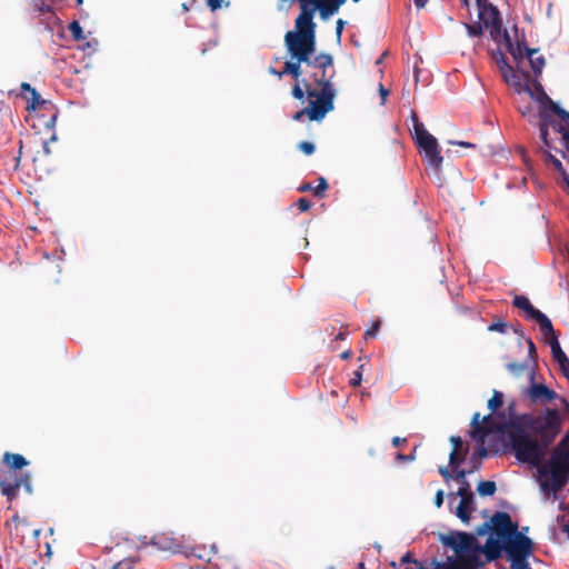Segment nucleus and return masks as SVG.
<instances>
[{"mask_svg":"<svg viewBox=\"0 0 569 569\" xmlns=\"http://www.w3.org/2000/svg\"><path fill=\"white\" fill-rule=\"evenodd\" d=\"M379 93L381 97V104H383L386 101V98L389 94V91L387 89H385V87L381 83L379 84Z\"/></svg>","mask_w":569,"mask_h":569,"instance_id":"f704fd0d","label":"nucleus"},{"mask_svg":"<svg viewBox=\"0 0 569 569\" xmlns=\"http://www.w3.org/2000/svg\"><path fill=\"white\" fill-rule=\"evenodd\" d=\"M379 327L380 322L376 321L375 325L366 331L365 338H373L377 335Z\"/></svg>","mask_w":569,"mask_h":569,"instance_id":"bb28decb","label":"nucleus"},{"mask_svg":"<svg viewBox=\"0 0 569 569\" xmlns=\"http://www.w3.org/2000/svg\"><path fill=\"white\" fill-rule=\"evenodd\" d=\"M506 325L503 322H496L488 327L489 331H500L503 332Z\"/></svg>","mask_w":569,"mask_h":569,"instance_id":"2f4dec72","label":"nucleus"},{"mask_svg":"<svg viewBox=\"0 0 569 569\" xmlns=\"http://www.w3.org/2000/svg\"><path fill=\"white\" fill-rule=\"evenodd\" d=\"M413 131L416 141L421 152L423 153L426 160L433 169H436L437 171L440 170L443 162V158L440 154L438 140L431 133H429L425 126L418 121L415 114Z\"/></svg>","mask_w":569,"mask_h":569,"instance_id":"0eeeda50","label":"nucleus"},{"mask_svg":"<svg viewBox=\"0 0 569 569\" xmlns=\"http://www.w3.org/2000/svg\"><path fill=\"white\" fill-rule=\"evenodd\" d=\"M443 502V491L438 490L435 498V505L439 508L442 506Z\"/></svg>","mask_w":569,"mask_h":569,"instance_id":"72a5a7b5","label":"nucleus"},{"mask_svg":"<svg viewBox=\"0 0 569 569\" xmlns=\"http://www.w3.org/2000/svg\"><path fill=\"white\" fill-rule=\"evenodd\" d=\"M21 89H22L23 91H28V92H30L31 101H32V103H31V108H32V109H36V108H37V106L40 103V96L38 94V92L36 91V89L31 88V86H30L29 83H26V82H23V83L21 84Z\"/></svg>","mask_w":569,"mask_h":569,"instance_id":"6ab92c4d","label":"nucleus"},{"mask_svg":"<svg viewBox=\"0 0 569 569\" xmlns=\"http://www.w3.org/2000/svg\"><path fill=\"white\" fill-rule=\"evenodd\" d=\"M543 338L548 342L551 349L552 357L555 361L558 362L560 369L568 375L569 371V359L566 356V353L562 351L558 337L555 333L553 327L551 326V332L550 333H542Z\"/></svg>","mask_w":569,"mask_h":569,"instance_id":"9b49d317","label":"nucleus"},{"mask_svg":"<svg viewBox=\"0 0 569 569\" xmlns=\"http://www.w3.org/2000/svg\"><path fill=\"white\" fill-rule=\"evenodd\" d=\"M451 442L453 445V449L452 451L450 452V457H449V463L450 466L456 469L457 466L459 465V453H460V450H461V447H462V441L459 437H451Z\"/></svg>","mask_w":569,"mask_h":569,"instance_id":"dca6fc26","label":"nucleus"},{"mask_svg":"<svg viewBox=\"0 0 569 569\" xmlns=\"http://www.w3.org/2000/svg\"><path fill=\"white\" fill-rule=\"evenodd\" d=\"M528 360L527 362H529L531 366L535 367V363H536V358H537V351H536V347L532 342V340H528Z\"/></svg>","mask_w":569,"mask_h":569,"instance_id":"b1692460","label":"nucleus"},{"mask_svg":"<svg viewBox=\"0 0 569 569\" xmlns=\"http://www.w3.org/2000/svg\"><path fill=\"white\" fill-rule=\"evenodd\" d=\"M327 181L323 178H320L319 183L312 189V191L316 196H319L327 189Z\"/></svg>","mask_w":569,"mask_h":569,"instance_id":"393cba45","label":"nucleus"},{"mask_svg":"<svg viewBox=\"0 0 569 569\" xmlns=\"http://www.w3.org/2000/svg\"><path fill=\"white\" fill-rule=\"evenodd\" d=\"M479 453H480V456H481V457H486V456H487V451H486V449H485V448H481V449L479 450Z\"/></svg>","mask_w":569,"mask_h":569,"instance_id":"c03bdc74","label":"nucleus"},{"mask_svg":"<svg viewBox=\"0 0 569 569\" xmlns=\"http://www.w3.org/2000/svg\"><path fill=\"white\" fill-rule=\"evenodd\" d=\"M299 149L306 154H312L315 151V146L311 142L303 141L299 144Z\"/></svg>","mask_w":569,"mask_h":569,"instance_id":"a878e982","label":"nucleus"},{"mask_svg":"<svg viewBox=\"0 0 569 569\" xmlns=\"http://www.w3.org/2000/svg\"><path fill=\"white\" fill-rule=\"evenodd\" d=\"M513 303L517 308L523 310L529 318L536 320L539 323L541 333L551 332V321L549 318L538 309L533 308L528 298L523 296H517L513 300Z\"/></svg>","mask_w":569,"mask_h":569,"instance_id":"6e6552de","label":"nucleus"},{"mask_svg":"<svg viewBox=\"0 0 569 569\" xmlns=\"http://www.w3.org/2000/svg\"><path fill=\"white\" fill-rule=\"evenodd\" d=\"M546 160L552 163L553 167L561 172L565 188L569 192V173L563 171L561 161L551 153L546 154Z\"/></svg>","mask_w":569,"mask_h":569,"instance_id":"f3484780","label":"nucleus"},{"mask_svg":"<svg viewBox=\"0 0 569 569\" xmlns=\"http://www.w3.org/2000/svg\"><path fill=\"white\" fill-rule=\"evenodd\" d=\"M69 30L76 40L84 39L82 28L78 21H72L69 26Z\"/></svg>","mask_w":569,"mask_h":569,"instance_id":"412c9836","label":"nucleus"},{"mask_svg":"<svg viewBox=\"0 0 569 569\" xmlns=\"http://www.w3.org/2000/svg\"><path fill=\"white\" fill-rule=\"evenodd\" d=\"M440 475L446 479V481H449L452 478V475L449 472L448 468L441 467L439 469Z\"/></svg>","mask_w":569,"mask_h":569,"instance_id":"c9c22d12","label":"nucleus"},{"mask_svg":"<svg viewBox=\"0 0 569 569\" xmlns=\"http://www.w3.org/2000/svg\"><path fill=\"white\" fill-rule=\"evenodd\" d=\"M508 370L515 376H520L526 372L529 381L535 380V367L527 361L525 363H509Z\"/></svg>","mask_w":569,"mask_h":569,"instance_id":"4468645a","label":"nucleus"},{"mask_svg":"<svg viewBox=\"0 0 569 569\" xmlns=\"http://www.w3.org/2000/svg\"><path fill=\"white\" fill-rule=\"evenodd\" d=\"M222 0H207V4L211 10H217L221 7Z\"/></svg>","mask_w":569,"mask_h":569,"instance_id":"473e14b6","label":"nucleus"},{"mask_svg":"<svg viewBox=\"0 0 569 569\" xmlns=\"http://www.w3.org/2000/svg\"><path fill=\"white\" fill-rule=\"evenodd\" d=\"M269 71L272 74H277L279 78H281L286 73V72H283V70L281 72H278L273 68H270Z\"/></svg>","mask_w":569,"mask_h":569,"instance_id":"a19ab883","label":"nucleus"},{"mask_svg":"<svg viewBox=\"0 0 569 569\" xmlns=\"http://www.w3.org/2000/svg\"><path fill=\"white\" fill-rule=\"evenodd\" d=\"M403 441H405V439H401V438H399V437H395V438L392 439V443H393V446H396V447H397V446H399V445H400L401 442H403Z\"/></svg>","mask_w":569,"mask_h":569,"instance_id":"ea45409f","label":"nucleus"},{"mask_svg":"<svg viewBox=\"0 0 569 569\" xmlns=\"http://www.w3.org/2000/svg\"><path fill=\"white\" fill-rule=\"evenodd\" d=\"M559 521L561 522L562 527H563V530L565 532H567L568 537H569V511L567 513H563L560 518H559Z\"/></svg>","mask_w":569,"mask_h":569,"instance_id":"cd10ccee","label":"nucleus"},{"mask_svg":"<svg viewBox=\"0 0 569 569\" xmlns=\"http://www.w3.org/2000/svg\"><path fill=\"white\" fill-rule=\"evenodd\" d=\"M492 532L486 545L481 548L476 538L465 532H450L441 536L445 546L453 551L445 562L433 563L432 569H481V557L486 553L489 560L497 558L501 551H506L508 560L512 562V569H530L527 559L531 555L532 542L511 521L506 512H498L491 518ZM401 569H423L412 561L407 553L401 558Z\"/></svg>","mask_w":569,"mask_h":569,"instance_id":"f03ea898","label":"nucleus"},{"mask_svg":"<svg viewBox=\"0 0 569 569\" xmlns=\"http://www.w3.org/2000/svg\"><path fill=\"white\" fill-rule=\"evenodd\" d=\"M398 459L399 460H412L413 457L412 456H403V455H398Z\"/></svg>","mask_w":569,"mask_h":569,"instance_id":"79ce46f5","label":"nucleus"},{"mask_svg":"<svg viewBox=\"0 0 569 569\" xmlns=\"http://www.w3.org/2000/svg\"><path fill=\"white\" fill-rule=\"evenodd\" d=\"M456 497H459V503L455 508V515L463 522L469 523L471 513L476 510L475 498L470 488L459 487Z\"/></svg>","mask_w":569,"mask_h":569,"instance_id":"1a4fd4ad","label":"nucleus"},{"mask_svg":"<svg viewBox=\"0 0 569 569\" xmlns=\"http://www.w3.org/2000/svg\"><path fill=\"white\" fill-rule=\"evenodd\" d=\"M313 7L302 6V13L296 19V28L288 31L284 44L290 59L284 63L283 72L299 80L302 74H310L316 84L321 88H311L307 78L302 79L306 92L310 98L309 106L296 112L293 119L300 121L305 116L311 121H321L333 109L336 90L330 82L333 76L332 58L329 54L315 56L316 23L313 14L319 10L320 17L327 20L338 12L346 0H312Z\"/></svg>","mask_w":569,"mask_h":569,"instance_id":"f257e3e1","label":"nucleus"},{"mask_svg":"<svg viewBox=\"0 0 569 569\" xmlns=\"http://www.w3.org/2000/svg\"><path fill=\"white\" fill-rule=\"evenodd\" d=\"M471 471H466L465 469H461V470H457L455 476H452L451 479H455L457 480L459 483H460V487H466V488H470L466 477L468 473H470Z\"/></svg>","mask_w":569,"mask_h":569,"instance_id":"4be33fe9","label":"nucleus"},{"mask_svg":"<svg viewBox=\"0 0 569 569\" xmlns=\"http://www.w3.org/2000/svg\"><path fill=\"white\" fill-rule=\"evenodd\" d=\"M480 418V415L479 413H475L473 418H472V431H471V436L472 438L478 441V442H481L483 443L485 440L487 439V437L495 431V427H493V418L489 415V416H486L482 418V420L480 421L479 420Z\"/></svg>","mask_w":569,"mask_h":569,"instance_id":"9d476101","label":"nucleus"},{"mask_svg":"<svg viewBox=\"0 0 569 569\" xmlns=\"http://www.w3.org/2000/svg\"><path fill=\"white\" fill-rule=\"evenodd\" d=\"M559 407L546 409L538 415L520 416L510 431L509 438L516 458L525 463L538 466L546 456L549 445L561 430L563 415L569 406L562 398Z\"/></svg>","mask_w":569,"mask_h":569,"instance_id":"20e7f679","label":"nucleus"},{"mask_svg":"<svg viewBox=\"0 0 569 569\" xmlns=\"http://www.w3.org/2000/svg\"><path fill=\"white\" fill-rule=\"evenodd\" d=\"M297 206H298L299 210L302 212L310 209V202L305 198L299 199L297 202Z\"/></svg>","mask_w":569,"mask_h":569,"instance_id":"c756f323","label":"nucleus"},{"mask_svg":"<svg viewBox=\"0 0 569 569\" xmlns=\"http://www.w3.org/2000/svg\"><path fill=\"white\" fill-rule=\"evenodd\" d=\"M349 356H350L349 351H346V352L342 353V358H345V359H347Z\"/></svg>","mask_w":569,"mask_h":569,"instance_id":"a18cd8bd","label":"nucleus"},{"mask_svg":"<svg viewBox=\"0 0 569 569\" xmlns=\"http://www.w3.org/2000/svg\"><path fill=\"white\" fill-rule=\"evenodd\" d=\"M83 0H77L78 4H82Z\"/></svg>","mask_w":569,"mask_h":569,"instance_id":"49530a36","label":"nucleus"},{"mask_svg":"<svg viewBox=\"0 0 569 569\" xmlns=\"http://www.w3.org/2000/svg\"><path fill=\"white\" fill-rule=\"evenodd\" d=\"M569 478V433L552 452L550 459L538 467V482L543 495H556Z\"/></svg>","mask_w":569,"mask_h":569,"instance_id":"423d86ee","label":"nucleus"},{"mask_svg":"<svg viewBox=\"0 0 569 569\" xmlns=\"http://www.w3.org/2000/svg\"><path fill=\"white\" fill-rule=\"evenodd\" d=\"M477 490L481 496H492L496 491V483L493 481H481Z\"/></svg>","mask_w":569,"mask_h":569,"instance_id":"a211bd4d","label":"nucleus"},{"mask_svg":"<svg viewBox=\"0 0 569 569\" xmlns=\"http://www.w3.org/2000/svg\"><path fill=\"white\" fill-rule=\"evenodd\" d=\"M343 27H345V21L342 19H339L337 21V27H336V34H337V40L338 41H340V39H341Z\"/></svg>","mask_w":569,"mask_h":569,"instance_id":"7c9ffc66","label":"nucleus"},{"mask_svg":"<svg viewBox=\"0 0 569 569\" xmlns=\"http://www.w3.org/2000/svg\"><path fill=\"white\" fill-rule=\"evenodd\" d=\"M292 96L296 98V99H302L305 97V90L300 87V84H296L292 89Z\"/></svg>","mask_w":569,"mask_h":569,"instance_id":"c85d7f7f","label":"nucleus"},{"mask_svg":"<svg viewBox=\"0 0 569 569\" xmlns=\"http://www.w3.org/2000/svg\"><path fill=\"white\" fill-rule=\"evenodd\" d=\"M361 381V375L360 372H356L355 378L351 380V383L353 386H358Z\"/></svg>","mask_w":569,"mask_h":569,"instance_id":"4c0bfd02","label":"nucleus"},{"mask_svg":"<svg viewBox=\"0 0 569 569\" xmlns=\"http://www.w3.org/2000/svg\"><path fill=\"white\" fill-rule=\"evenodd\" d=\"M428 0H413L415 2V6L418 8V9H421L426 6Z\"/></svg>","mask_w":569,"mask_h":569,"instance_id":"58836bf2","label":"nucleus"},{"mask_svg":"<svg viewBox=\"0 0 569 569\" xmlns=\"http://www.w3.org/2000/svg\"><path fill=\"white\" fill-rule=\"evenodd\" d=\"M451 144H457L466 148H475V144L466 141H450Z\"/></svg>","mask_w":569,"mask_h":569,"instance_id":"e433bc0d","label":"nucleus"},{"mask_svg":"<svg viewBox=\"0 0 569 569\" xmlns=\"http://www.w3.org/2000/svg\"><path fill=\"white\" fill-rule=\"evenodd\" d=\"M2 493L6 495L8 498H12L16 495V491L19 487L18 483L11 485V483H3L0 482Z\"/></svg>","mask_w":569,"mask_h":569,"instance_id":"5701e85b","label":"nucleus"},{"mask_svg":"<svg viewBox=\"0 0 569 569\" xmlns=\"http://www.w3.org/2000/svg\"><path fill=\"white\" fill-rule=\"evenodd\" d=\"M4 461L13 469H21L28 465V461L24 459V457L18 453L7 452L4 455Z\"/></svg>","mask_w":569,"mask_h":569,"instance_id":"2eb2a0df","label":"nucleus"},{"mask_svg":"<svg viewBox=\"0 0 569 569\" xmlns=\"http://www.w3.org/2000/svg\"><path fill=\"white\" fill-rule=\"evenodd\" d=\"M353 2H359L360 0H352Z\"/></svg>","mask_w":569,"mask_h":569,"instance_id":"de8ad7c7","label":"nucleus"},{"mask_svg":"<svg viewBox=\"0 0 569 569\" xmlns=\"http://www.w3.org/2000/svg\"><path fill=\"white\" fill-rule=\"evenodd\" d=\"M313 188H311L309 184H305L302 187H300V190L301 191H306V190H312Z\"/></svg>","mask_w":569,"mask_h":569,"instance_id":"37998d69","label":"nucleus"},{"mask_svg":"<svg viewBox=\"0 0 569 569\" xmlns=\"http://www.w3.org/2000/svg\"><path fill=\"white\" fill-rule=\"evenodd\" d=\"M528 397L533 402H548L557 398V395L555 391L549 389L547 386L542 383H531V386L527 390Z\"/></svg>","mask_w":569,"mask_h":569,"instance_id":"f8f14e48","label":"nucleus"},{"mask_svg":"<svg viewBox=\"0 0 569 569\" xmlns=\"http://www.w3.org/2000/svg\"><path fill=\"white\" fill-rule=\"evenodd\" d=\"M502 402H503V395L501 392L495 391L492 398H490L488 401V407L492 411H495L496 409L501 407Z\"/></svg>","mask_w":569,"mask_h":569,"instance_id":"aec40b11","label":"nucleus"},{"mask_svg":"<svg viewBox=\"0 0 569 569\" xmlns=\"http://www.w3.org/2000/svg\"><path fill=\"white\" fill-rule=\"evenodd\" d=\"M520 47H521V51H522L521 56L518 58L513 57V59L519 62L526 57L529 60L533 72L540 73L545 66L543 58L541 56H538L537 50L528 49V48L523 47L521 42H520Z\"/></svg>","mask_w":569,"mask_h":569,"instance_id":"ddd939ff","label":"nucleus"},{"mask_svg":"<svg viewBox=\"0 0 569 569\" xmlns=\"http://www.w3.org/2000/svg\"><path fill=\"white\" fill-rule=\"evenodd\" d=\"M498 68L506 81L518 94H523L532 100V106L520 108L521 113L533 121L538 118L540 137L546 147H552L550 127L563 147L565 157L569 159V112L557 106L543 91L540 83L536 82L526 72L513 70L505 60L503 50L495 54Z\"/></svg>","mask_w":569,"mask_h":569,"instance_id":"7ed1b4c3","label":"nucleus"},{"mask_svg":"<svg viewBox=\"0 0 569 569\" xmlns=\"http://www.w3.org/2000/svg\"><path fill=\"white\" fill-rule=\"evenodd\" d=\"M468 6V0H463ZM478 26L466 24L468 33L476 37L486 30L489 37L497 44L498 50H505L512 57L521 56V47L518 29L513 26L510 29H503L499 20L498 10L491 6L488 0H476Z\"/></svg>","mask_w":569,"mask_h":569,"instance_id":"39448f33","label":"nucleus"}]
</instances>
